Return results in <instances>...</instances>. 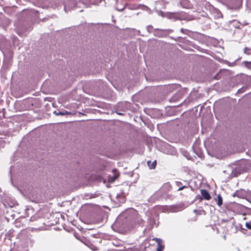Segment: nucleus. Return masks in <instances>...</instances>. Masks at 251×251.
<instances>
[{"mask_svg":"<svg viewBox=\"0 0 251 251\" xmlns=\"http://www.w3.org/2000/svg\"><path fill=\"white\" fill-rule=\"evenodd\" d=\"M76 2L75 0H69L67 1L64 5L65 10H70L75 7Z\"/></svg>","mask_w":251,"mask_h":251,"instance_id":"1","label":"nucleus"},{"mask_svg":"<svg viewBox=\"0 0 251 251\" xmlns=\"http://www.w3.org/2000/svg\"><path fill=\"white\" fill-rule=\"evenodd\" d=\"M153 240L155 241L157 244L156 251H162L164 249V246L162 244V241L159 238H155Z\"/></svg>","mask_w":251,"mask_h":251,"instance_id":"2","label":"nucleus"},{"mask_svg":"<svg viewBox=\"0 0 251 251\" xmlns=\"http://www.w3.org/2000/svg\"><path fill=\"white\" fill-rule=\"evenodd\" d=\"M201 193L202 197L206 200H210L211 198L210 195L207 190L205 189L201 190Z\"/></svg>","mask_w":251,"mask_h":251,"instance_id":"3","label":"nucleus"},{"mask_svg":"<svg viewBox=\"0 0 251 251\" xmlns=\"http://www.w3.org/2000/svg\"><path fill=\"white\" fill-rule=\"evenodd\" d=\"M215 200L218 206H221L223 204V198L220 195H218Z\"/></svg>","mask_w":251,"mask_h":251,"instance_id":"4","label":"nucleus"},{"mask_svg":"<svg viewBox=\"0 0 251 251\" xmlns=\"http://www.w3.org/2000/svg\"><path fill=\"white\" fill-rule=\"evenodd\" d=\"M156 161L154 160V161L152 162L151 161H148L147 162V164L151 169H154L156 166Z\"/></svg>","mask_w":251,"mask_h":251,"instance_id":"5","label":"nucleus"},{"mask_svg":"<svg viewBox=\"0 0 251 251\" xmlns=\"http://www.w3.org/2000/svg\"><path fill=\"white\" fill-rule=\"evenodd\" d=\"M246 227L248 229L251 230V222H247L246 223Z\"/></svg>","mask_w":251,"mask_h":251,"instance_id":"6","label":"nucleus"},{"mask_svg":"<svg viewBox=\"0 0 251 251\" xmlns=\"http://www.w3.org/2000/svg\"><path fill=\"white\" fill-rule=\"evenodd\" d=\"M250 50L247 48H245V49H244V51L245 53H249L248 52V51H249Z\"/></svg>","mask_w":251,"mask_h":251,"instance_id":"7","label":"nucleus"},{"mask_svg":"<svg viewBox=\"0 0 251 251\" xmlns=\"http://www.w3.org/2000/svg\"><path fill=\"white\" fill-rule=\"evenodd\" d=\"M185 187V186L179 187L178 189V191H181V190H183Z\"/></svg>","mask_w":251,"mask_h":251,"instance_id":"8","label":"nucleus"},{"mask_svg":"<svg viewBox=\"0 0 251 251\" xmlns=\"http://www.w3.org/2000/svg\"><path fill=\"white\" fill-rule=\"evenodd\" d=\"M145 9L146 10H147V11L150 10V9H149L148 7H145Z\"/></svg>","mask_w":251,"mask_h":251,"instance_id":"9","label":"nucleus"},{"mask_svg":"<svg viewBox=\"0 0 251 251\" xmlns=\"http://www.w3.org/2000/svg\"><path fill=\"white\" fill-rule=\"evenodd\" d=\"M224 239H225V240H226V235H224Z\"/></svg>","mask_w":251,"mask_h":251,"instance_id":"10","label":"nucleus"}]
</instances>
